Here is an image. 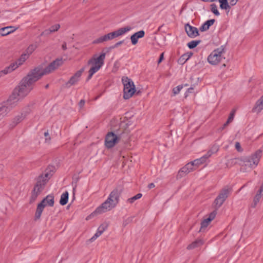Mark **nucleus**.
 I'll return each instance as SVG.
<instances>
[{
    "label": "nucleus",
    "mask_w": 263,
    "mask_h": 263,
    "mask_svg": "<svg viewBox=\"0 0 263 263\" xmlns=\"http://www.w3.org/2000/svg\"><path fill=\"white\" fill-rule=\"evenodd\" d=\"M44 136L45 137V141L46 142H49L51 138L48 131L44 133Z\"/></svg>",
    "instance_id": "44"
},
{
    "label": "nucleus",
    "mask_w": 263,
    "mask_h": 263,
    "mask_svg": "<svg viewBox=\"0 0 263 263\" xmlns=\"http://www.w3.org/2000/svg\"><path fill=\"white\" fill-rule=\"evenodd\" d=\"M215 22V19H211L204 22L199 28V30L204 32L209 30L210 27Z\"/></svg>",
    "instance_id": "20"
},
{
    "label": "nucleus",
    "mask_w": 263,
    "mask_h": 263,
    "mask_svg": "<svg viewBox=\"0 0 263 263\" xmlns=\"http://www.w3.org/2000/svg\"><path fill=\"white\" fill-rule=\"evenodd\" d=\"M124 43V40H122V41H120L117 43H116L115 44H114V45L112 46H111L110 47H109L108 48H106V52H109L111 50L115 48H117L118 47H119V46H120L121 45H122L123 43Z\"/></svg>",
    "instance_id": "36"
},
{
    "label": "nucleus",
    "mask_w": 263,
    "mask_h": 263,
    "mask_svg": "<svg viewBox=\"0 0 263 263\" xmlns=\"http://www.w3.org/2000/svg\"><path fill=\"white\" fill-rule=\"evenodd\" d=\"M78 179H79V178H76L75 179L76 183H77V182L78 181Z\"/></svg>",
    "instance_id": "60"
},
{
    "label": "nucleus",
    "mask_w": 263,
    "mask_h": 263,
    "mask_svg": "<svg viewBox=\"0 0 263 263\" xmlns=\"http://www.w3.org/2000/svg\"><path fill=\"white\" fill-rule=\"evenodd\" d=\"M27 110L25 113L22 112L20 115L15 116L13 119L11 123L10 124V128H13L15 127L19 123L22 121L27 115L30 113V110L27 108Z\"/></svg>",
    "instance_id": "12"
},
{
    "label": "nucleus",
    "mask_w": 263,
    "mask_h": 263,
    "mask_svg": "<svg viewBox=\"0 0 263 263\" xmlns=\"http://www.w3.org/2000/svg\"><path fill=\"white\" fill-rule=\"evenodd\" d=\"M85 101L84 100H81L79 103V105L80 106V107L81 108L83 106H84V104H85Z\"/></svg>",
    "instance_id": "53"
},
{
    "label": "nucleus",
    "mask_w": 263,
    "mask_h": 263,
    "mask_svg": "<svg viewBox=\"0 0 263 263\" xmlns=\"http://www.w3.org/2000/svg\"><path fill=\"white\" fill-rule=\"evenodd\" d=\"M122 82L124 86L123 98L128 99L136 92L134 83L132 79L125 76L122 78Z\"/></svg>",
    "instance_id": "6"
},
{
    "label": "nucleus",
    "mask_w": 263,
    "mask_h": 263,
    "mask_svg": "<svg viewBox=\"0 0 263 263\" xmlns=\"http://www.w3.org/2000/svg\"><path fill=\"white\" fill-rule=\"evenodd\" d=\"M60 24H55L54 25L52 26L49 29L51 31V32H54L58 30V29L60 28Z\"/></svg>",
    "instance_id": "39"
},
{
    "label": "nucleus",
    "mask_w": 263,
    "mask_h": 263,
    "mask_svg": "<svg viewBox=\"0 0 263 263\" xmlns=\"http://www.w3.org/2000/svg\"><path fill=\"white\" fill-rule=\"evenodd\" d=\"M45 87L46 89H47L49 87V84H48L46 85Z\"/></svg>",
    "instance_id": "59"
},
{
    "label": "nucleus",
    "mask_w": 263,
    "mask_h": 263,
    "mask_svg": "<svg viewBox=\"0 0 263 263\" xmlns=\"http://www.w3.org/2000/svg\"><path fill=\"white\" fill-rule=\"evenodd\" d=\"M131 27L129 26H126L125 27L121 28L117 30H116V33H117L118 36H121L124 33H125L126 32L129 31L130 30Z\"/></svg>",
    "instance_id": "30"
},
{
    "label": "nucleus",
    "mask_w": 263,
    "mask_h": 263,
    "mask_svg": "<svg viewBox=\"0 0 263 263\" xmlns=\"http://www.w3.org/2000/svg\"><path fill=\"white\" fill-rule=\"evenodd\" d=\"M155 186V185L154 183H151L148 185V187L149 189L154 188Z\"/></svg>",
    "instance_id": "54"
},
{
    "label": "nucleus",
    "mask_w": 263,
    "mask_h": 263,
    "mask_svg": "<svg viewBox=\"0 0 263 263\" xmlns=\"http://www.w3.org/2000/svg\"><path fill=\"white\" fill-rule=\"evenodd\" d=\"M214 153L212 150L209 151L207 153L199 159H196L192 161L193 164L195 166H198L199 165L203 164L205 162L206 160L209 158Z\"/></svg>",
    "instance_id": "15"
},
{
    "label": "nucleus",
    "mask_w": 263,
    "mask_h": 263,
    "mask_svg": "<svg viewBox=\"0 0 263 263\" xmlns=\"http://www.w3.org/2000/svg\"><path fill=\"white\" fill-rule=\"evenodd\" d=\"M218 148L217 147H215L214 148L215 152H216L217 151Z\"/></svg>",
    "instance_id": "61"
},
{
    "label": "nucleus",
    "mask_w": 263,
    "mask_h": 263,
    "mask_svg": "<svg viewBox=\"0 0 263 263\" xmlns=\"http://www.w3.org/2000/svg\"><path fill=\"white\" fill-rule=\"evenodd\" d=\"M261 154L262 151L258 149L250 157L245 158L244 161L245 165L250 167H252L253 165L256 166L261 157Z\"/></svg>",
    "instance_id": "10"
},
{
    "label": "nucleus",
    "mask_w": 263,
    "mask_h": 263,
    "mask_svg": "<svg viewBox=\"0 0 263 263\" xmlns=\"http://www.w3.org/2000/svg\"><path fill=\"white\" fill-rule=\"evenodd\" d=\"M64 61L62 58H58L50 63L45 68L37 67L31 69L27 74V77L34 83L40 79L44 75L48 74L63 65Z\"/></svg>",
    "instance_id": "2"
},
{
    "label": "nucleus",
    "mask_w": 263,
    "mask_h": 263,
    "mask_svg": "<svg viewBox=\"0 0 263 263\" xmlns=\"http://www.w3.org/2000/svg\"><path fill=\"white\" fill-rule=\"evenodd\" d=\"M142 196V194L141 193H138L135 196H133L132 198H128L127 201L130 203H133L137 199H140Z\"/></svg>",
    "instance_id": "34"
},
{
    "label": "nucleus",
    "mask_w": 263,
    "mask_h": 263,
    "mask_svg": "<svg viewBox=\"0 0 263 263\" xmlns=\"http://www.w3.org/2000/svg\"><path fill=\"white\" fill-rule=\"evenodd\" d=\"M238 0H230V4L231 6H233L236 4Z\"/></svg>",
    "instance_id": "52"
},
{
    "label": "nucleus",
    "mask_w": 263,
    "mask_h": 263,
    "mask_svg": "<svg viewBox=\"0 0 263 263\" xmlns=\"http://www.w3.org/2000/svg\"><path fill=\"white\" fill-rule=\"evenodd\" d=\"M203 2H210V0H201Z\"/></svg>",
    "instance_id": "58"
},
{
    "label": "nucleus",
    "mask_w": 263,
    "mask_h": 263,
    "mask_svg": "<svg viewBox=\"0 0 263 263\" xmlns=\"http://www.w3.org/2000/svg\"><path fill=\"white\" fill-rule=\"evenodd\" d=\"M103 233L99 230H97L96 233L90 238L89 239V242H92L95 240H96L99 236H100Z\"/></svg>",
    "instance_id": "38"
},
{
    "label": "nucleus",
    "mask_w": 263,
    "mask_h": 263,
    "mask_svg": "<svg viewBox=\"0 0 263 263\" xmlns=\"http://www.w3.org/2000/svg\"><path fill=\"white\" fill-rule=\"evenodd\" d=\"M261 198V193L257 192L255 197L254 198L253 202L252 204V208H255L256 205H257V203L259 202L260 199Z\"/></svg>",
    "instance_id": "33"
},
{
    "label": "nucleus",
    "mask_w": 263,
    "mask_h": 263,
    "mask_svg": "<svg viewBox=\"0 0 263 263\" xmlns=\"http://www.w3.org/2000/svg\"><path fill=\"white\" fill-rule=\"evenodd\" d=\"M258 192L261 194V192H263V183H262V184L261 185L259 190Z\"/></svg>",
    "instance_id": "56"
},
{
    "label": "nucleus",
    "mask_w": 263,
    "mask_h": 263,
    "mask_svg": "<svg viewBox=\"0 0 263 263\" xmlns=\"http://www.w3.org/2000/svg\"><path fill=\"white\" fill-rule=\"evenodd\" d=\"M42 201H44V204L49 206H53L54 205V196L52 195H48L44 198Z\"/></svg>",
    "instance_id": "24"
},
{
    "label": "nucleus",
    "mask_w": 263,
    "mask_h": 263,
    "mask_svg": "<svg viewBox=\"0 0 263 263\" xmlns=\"http://www.w3.org/2000/svg\"><path fill=\"white\" fill-rule=\"evenodd\" d=\"M230 122H228V121H227V122L223 125L222 127L220 128V130H223L230 123Z\"/></svg>",
    "instance_id": "50"
},
{
    "label": "nucleus",
    "mask_w": 263,
    "mask_h": 263,
    "mask_svg": "<svg viewBox=\"0 0 263 263\" xmlns=\"http://www.w3.org/2000/svg\"><path fill=\"white\" fill-rule=\"evenodd\" d=\"M107 224L104 223L101 224L98 229V230L101 231V232L103 233L104 231L107 229Z\"/></svg>",
    "instance_id": "40"
},
{
    "label": "nucleus",
    "mask_w": 263,
    "mask_h": 263,
    "mask_svg": "<svg viewBox=\"0 0 263 263\" xmlns=\"http://www.w3.org/2000/svg\"><path fill=\"white\" fill-rule=\"evenodd\" d=\"M85 68L83 67L79 70L77 71L73 76H72L69 79V80L65 83V86L67 88L70 87L72 85H73L77 83L80 80V78L84 72Z\"/></svg>",
    "instance_id": "11"
},
{
    "label": "nucleus",
    "mask_w": 263,
    "mask_h": 263,
    "mask_svg": "<svg viewBox=\"0 0 263 263\" xmlns=\"http://www.w3.org/2000/svg\"><path fill=\"white\" fill-rule=\"evenodd\" d=\"M106 53L102 52L99 57L96 55L91 58L87 62L88 65H91L92 66L89 69V74L87 78V81L89 80L93 74L97 72L103 66L104 63Z\"/></svg>",
    "instance_id": "5"
},
{
    "label": "nucleus",
    "mask_w": 263,
    "mask_h": 263,
    "mask_svg": "<svg viewBox=\"0 0 263 263\" xmlns=\"http://www.w3.org/2000/svg\"><path fill=\"white\" fill-rule=\"evenodd\" d=\"M76 185H75V186L73 188V195L74 194V191L76 190Z\"/></svg>",
    "instance_id": "57"
},
{
    "label": "nucleus",
    "mask_w": 263,
    "mask_h": 263,
    "mask_svg": "<svg viewBox=\"0 0 263 263\" xmlns=\"http://www.w3.org/2000/svg\"><path fill=\"white\" fill-rule=\"evenodd\" d=\"M220 3V8L222 10H230L231 8L230 6L228 3V0H218Z\"/></svg>",
    "instance_id": "29"
},
{
    "label": "nucleus",
    "mask_w": 263,
    "mask_h": 263,
    "mask_svg": "<svg viewBox=\"0 0 263 263\" xmlns=\"http://www.w3.org/2000/svg\"><path fill=\"white\" fill-rule=\"evenodd\" d=\"M29 55H28L26 53H24L22 54L20 58L22 59V61L25 62V61L28 58Z\"/></svg>",
    "instance_id": "49"
},
{
    "label": "nucleus",
    "mask_w": 263,
    "mask_h": 263,
    "mask_svg": "<svg viewBox=\"0 0 263 263\" xmlns=\"http://www.w3.org/2000/svg\"><path fill=\"white\" fill-rule=\"evenodd\" d=\"M46 206V204H44V201H42L40 203L38 204L36 212L35 213L34 220H36L40 218L42 212L44 208Z\"/></svg>",
    "instance_id": "18"
},
{
    "label": "nucleus",
    "mask_w": 263,
    "mask_h": 263,
    "mask_svg": "<svg viewBox=\"0 0 263 263\" xmlns=\"http://www.w3.org/2000/svg\"><path fill=\"white\" fill-rule=\"evenodd\" d=\"M235 148H236V149L238 152L242 151V149L241 148L240 144V143L238 142H236V143H235Z\"/></svg>",
    "instance_id": "48"
},
{
    "label": "nucleus",
    "mask_w": 263,
    "mask_h": 263,
    "mask_svg": "<svg viewBox=\"0 0 263 263\" xmlns=\"http://www.w3.org/2000/svg\"><path fill=\"white\" fill-rule=\"evenodd\" d=\"M125 134L124 132L121 134L118 133L115 134L112 132H108L105 138V145L108 149L113 147L116 144L118 143L120 139L122 138L123 136Z\"/></svg>",
    "instance_id": "8"
},
{
    "label": "nucleus",
    "mask_w": 263,
    "mask_h": 263,
    "mask_svg": "<svg viewBox=\"0 0 263 263\" xmlns=\"http://www.w3.org/2000/svg\"><path fill=\"white\" fill-rule=\"evenodd\" d=\"M194 88L193 86H191L189 88H188L187 91L185 93V97L187 96V93H193Z\"/></svg>",
    "instance_id": "47"
},
{
    "label": "nucleus",
    "mask_w": 263,
    "mask_h": 263,
    "mask_svg": "<svg viewBox=\"0 0 263 263\" xmlns=\"http://www.w3.org/2000/svg\"><path fill=\"white\" fill-rule=\"evenodd\" d=\"M111 40L118 37L117 33L116 31L109 33Z\"/></svg>",
    "instance_id": "43"
},
{
    "label": "nucleus",
    "mask_w": 263,
    "mask_h": 263,
    "mask_svg": "<svg viewBox=\"0 0 263 263\" xmlns=\"http://www.w3.org/2000/svg\"><path fill=\"white\" fill-rule=\"evenodd\" d=\"M16 28L14 26H7L0 29V34L6 36L16 30Z\"/></svg>",
    "instance_id": "19"
},
{
    "label": "nucleus",
    "mask_w": 263,
    "mask_h": 263,
    "mask_svg": "<svg viewBox=\"0 0 263 263\" xmlns=\"http://www.w3.org/2000/svg\"><path fill=\"white\" fill-rule=\"evenodd\" d=\"M163 54H164V53H162L160 54V57L159 58V60L158 61V64L162 62V61L163 60V58H164Z\"/></svg>",
    "instance_id": "51"
},
{
    "label": "nucleus",
    "mask_w": 263,
    "mask_h": 263,
    "mask_svg": "<svg viewBox=\"0 0 263 263\" xmlns=\"http://www.w3.org/2000/svg\"><path fill=\"white\" fill-rule=\"evenodd\" d=\"M201 42L200 40L192 41L187 43V45L190 49H194Z\"/></svg>",
    "instance_id": "31"
},
{
    "label": "nucleus",
    "mask_w": 263,
    "mask_h": 263,
    "mask_svg": "<svg viewBox=\"0 0 263 263\" xmlns=\"http://www.w3.org/2000/svg\"><path fill=\"white\" fill-rule=\"evenodd\" d=\"M216 0H210V2H214V1H216Z\"/></svg>",
    "instance_id": "62"
},
{
    "label": "nucleus",
    "mask_w": 263,
    "mask_h": 263,
    "mask_svg": "<svg viewBox=\"0 0 263 263\" xmlns=\"http://www.w3.org/2000/svg\"><path fill=\"white\" fill-rule=\"evenodd\" d=\"M21 60L22 59L20 58L16 61L13 62V63L16 64L17 68L20 65H22V64L24 63V62L22 61Z\"/></svg>",
    "instance_id": "46"
},
{
    "label": "nucleus",
    "mask_w": 263,
    "mask_h": 263,
    "mask_svg": "<svg viewBox=\"0 0 263 263\" xmlns=\"http://www.w3.org/2000/svg\"><path fill=\"white\" fill-rule=\"evenodd\" d=\"M17 68L16 63H11L8 66L6 67L3 70L0 71V78L4 75L12 72Z\"/></svg>",
    "instance_id": "16"
},
{
    "label": "nucleus",
    "mask_w": 263,
    "mask_h": 263,
    "mask_svg": "<svg viewBox=\"0 0 263 263\" xmlns=\"http://www.w3.org/2000/svg\"><path fill=\"white\" fill-rule=\"evenodd\" d=\"M122 191L121 186H118L114 189L110 193L107 199L92 214H101L114 208L119 203V198Z\"/></svg>",
    "instance_id": "3"
},
{
    "label": "nucleus",
    "mask_w": 263,
    "mask_h": 263,
    "mask_svg": "<svg viewBox=\"0 0 263 263\" xmlns=\"http://www.w3.org/2000/svg\"><path fill=\"white\" fill-rule=\"evenodd\" d=\"M225 52L224 48L222 46L215 49L209 55L208 61L212 65H216L222 61V54Z\"/></svg>",
    "instance_id": "9"
},
{
    "label": "nucleus",
    "mask_w": 263,
    "mask_h": 263,
    "mask_svg": "<svg viewBox=\"0 0 263 263\" xmlns=\"http://www.w3.org/2000/svg\"><path fill=\"white\" fill-rule=\"evenodd\" d=\"M232 187L230 186H226L220 190L214 202L216 210L218 209L222 205L227 198L232 193Z\"/></svg>",
    "instance_id": "7"
},
{
    "label": "nucleus",
    "mask_w": 263,
    "mask_h": 263,
    "mask_svg": "<svg viewBox=\"0 0 263 263\" xmlns=\"http://www.w3.org/2000/svg\"><path fill=\"white\" fill-rule=\"evenodd\" d=\"M193 54V53L192 52H188L184 53L179 58L178 62L181 64H183L189 60Z\"/></svg>",
    "instance_id": "26"
},
{
    "label": "nucleus",
    "mask_w": 263,
    "mask_h": 263,
    "mask_svg": "<svg viewBox=\"0 0 263 263\" xmlns=\"http://www.w3.org/2000/svg\"><path fill=\"white\" fill-rule=\"evenodd\" d=\"M217 214L216 210L213 211L212 212H211L208 217V218L204 219L201 222V227L200 229V231H202L203 229L206 228L209 222H210L212 220H213Z\"/></svg>",
    "instance_id": "14"
},
{
    "label": "nucleus",
    "mask_w": 263,
    "mask_h": 263,
    "mask_svg": "<svg viewBox=\"0 0 263 263\" xmlns=\"http://www.w3.org/2000/svg\"><path fill=\"white\" fill-rule=\"evenodd\" d=\"M68 195L69 194L67 191H66L61 195L60 200V204L61 205H65L67 203L68 200Z\"/></svg>",
    "instance_id": "27"
},
{
    "label": "nucleus",
    "mask_w": 263,
    "mask_h": 263,
    "mask_svg": "<svg viewBox=\"0 0 263 263\" xmlns=\"http://www.w3.org/2000/svg\"><path fill=\"white\" fill-rule=\"evenodd\" d=\"M182 88H183L182 85H180L177 86V87H174L173 89V93L174 96H175V95L178 94L180 92L181 89H182Z\"/></svg>",
    "instance_id": "37"
},
{
    "label": "nucleus",
    "mask_w": 263,
    "mask_h": 263,
    "mask_svg": "<svg viewBox=\"0 0 263 263\" xmlns=\"http://www.w3.org/2000/svg\"><path fill=\"white\" fill-rule=\"evenodd\" d=\"M234 114H235V111L234 110L232 111V112L230 113V114L229 116V118L227 120V121H228V122H231L233 120V119L234 117Z\"/></svg>",
    "instance_id": "42"
},
{
    "label": "nucleus",
    "mask_w": 263,
    "mask_h": 263,
    "mask_svg": "<svg viewBox=\"0 0 263 263\" xmlns=\"http://www.w3.org/2000/svg\"><path fill=\"white\" fill-rule=\"evenodd\" d=\"M185 166L187 168H189V171H190V172L194 170V167H193L194 166V165L192 161L191 162L188 163Z\"/></svg>",
    "instance_id": "41"
},
{
    "label": "nucleus",
    "mask_w": 263,
    "mask_h": 263,
    "mask_svg": "<svg viewBox=\"0 0 263 263\" xmlns=\"http://www.w3.org/2000/svg\"><path fill=\"white\" fill-rule=\"evenodd\" d=\"M11 109L5 103L0 104V118L4 117L8 112L10 111Z\"/></svg>",
    "instance_id": "21"
},
{
    "label": "nucleus",
    "mask_w": 263,
    "mask_h": 263,
    "mask_svg": "<svg viewBox=\"0 0 263 263\" xmlns=\"http://www.w3.org/2000/svg\"><path fill=\"white\" fill-rule=\"evenodd\" d=\"M189 172L190 171H189V168H187L185 166H183L179 171L178 174L177 175V179H180Z\"/></svg>",
    "instance_id": "28"
},
{
    "label": "nucleus",
    "mask_w": 263,
    "mask_h": 263,
    "mask_svg": "<svg viewBox=\"0 0 263 263\" xmlns=\"http://www.w3.org/2000/svg\"><path fill=\"white\" fill-rule=\"evenodd\" d=\"M211 11L216 16H218L220 15V13L217 10V6L215 4H212L210 5Z\"/></svg>",
    "instance_id": "35"
},
{
    "label": "nucleus",
    "mask_w": 263,
    "mask_h": 263,
    "mask_svg": "<svg viewBox=\"0 0 263 263\" xmlns=\"http://www.w3.org/2000/svg\"><path fill=\"white\" fill-rule=\"evenodd\" d=\"M62 48L64 50L67 49L66 43L65 42H64V43L62 44Z\"/></svg>",
    "instance_id": "55"
},
{
    "label": "nucleus",
    "mask_w": 263,
    "mask_h": 263,
    "mask_svg": "<svg viewBox=\"0 0 263 263\" xmlns=\"http://www.w3.org/2000/svg\"><path fill=\"white\" fill-rule=\"evenodd\" d=\"M184 29L187 35L191 38H194L199 35V30L189 23L185 25Z\"/></svg>",
    "instance_id": "13"
},
{
    "label": "nucleus",
    "mask_w": 263,
    "mask_h": 263,
    "mask_svg": "<svg viewBox=\"0 0 263 263\" xmlns=\"http://www.w3.org/2000/svg\"><path fill=\"white\" fill-rule=\"evenodd\" d=\"M203 243L201 239H197L187 247L188 250L193 249L201 246Z\"/></svg>",
    "instance_id": "25"
},
{
    "label": "nucleus",
    "mask_w": 263,
    "mask_h": 263,
    "mask_svg": "<svg viewBox=\"0 0 263 263\" xmlns=\"http://www.w3.org/2000/svg\"><path fill=\"white\" fill-rule=\"evenodd\" d=\"M52 175V173H49L48 170L47 169L45 174H42L38 177L36 183L31 193L30 202H34L36 200L37 196L44 190L45 184Z\"/></svg>",
    "instance_id": "4"
},
{
    "label": "nucleus",
    "mask_w": 263,
    "mask_h": 263,
    "mask_svg": "<svg viewBox=\"0 0 263 263\" xmlns=\"http://www.w3.org/2000/svg\"><path fill=\"white\" fill-rule=\"evenodd\" d=\"M222 66H224V67H225V66H226V64H223Z\"/></svg>",
    "instance_id": "63"
},
{
    "label": "nucleus",
    "mask_w": 263,
    "mask_h": 263,
    "mask_svg": "<svg viewBox=\"0 0 263 263\" xmlns=\"http://www.w3.org/2000/svg\"><path fill=\"white\" fill-rule=\"evenodd\" d=\"M110 40H111V39H110V36H109V34L108 33L106 34H105L103 36H101L96 39L92 42V43L93 44H101V43H104L105 42H107V41H108Z\"/></svg>",
    "instance_id": "23"
},
{
    "label": "nucleus",
    "mask_w": 263,
    "mask_h": 263,
    "mask_svg": "<svg viewBox=\"0 0 263 263\" xmlns=\"http://www.w3.org/2000/svg\"><path fill=\"white\" fill-rule=\"evenodd\" d=\"M263 109V96L258 100L252 109L253 112H259Z\"/></svg>",
    "instance_id": "22"
},
{
    "label": "nucleus",
    "mask_w": 263,
    "mask_h": 263,
    "mask_svg": "<svg viewBox=\"0 0 263 263\" xmlns=\"http://www.w3.org/2000/svg\"><path fill=\"white\" fill-rule=\"evenodd\" d=\"M139 92H140V91H138L137 92V94H139Z\"/></svg>",
    "instance_id": "64"
},
{
    "label": "nucleus",
    "mask_w": 263,
    "mask_h": 263,
    "mask_svg": "<svg viewBox=\"0 0 263 263\" xmlns=\"http://www.w3.org/2000/svg\"><path fill=\"white\" fill-rule=\"evenodd\" d=\"M144 35L145 32L143 30H140L134 33L130 36V40L132 44L133 45L137 44L138 41V39L144 37Z\"/></svg>",
    "instance_id": "17"
},
{
    "label": "nucleus",
    "mask_w": 263,
    "mask_h": 263,
    "mask_svg": "<svg viewBox=\"0 0 263 263\" xmlns=\"http://www.w3.org/2000/svg\"><path fill=\"white\" fill-rule=\"evenodd\" d=\"M51 33H52V32L49 29H46L42 32L41 35H42V36L43 35H48L50 34Z\"/></svg>",
    "instance_id": "45"
},
{
    "label": "nucleus",
    "mask_w": 263,
    "mask_h": 263,
    "mask_svg": "<svg viewBox=\"0 0 263 263\" xmlns=\"http://www.w3.org/2000/svg\"><path fill=\"white\" fill-rule=\"evenodd\" d=\"M36 48L37 45L36 44L30 45L26 50V53L28 55H30L35 50Z\"/></svg>",
    "instance_id": "32"
},
{
    "label": "nucleus",
    "mask_w": 263,
    "mask_h": 263,
    "mask_svg": "<svg viewBox=\"0 0 263 263\" xmlns=\"http://www.w3.org/2000/svg\"><path fill=\"white\" fill-rule=\"evenodd\" d=\"M34 84L26 76L20 81L5 103L11 110L15 107L21 98L26 97L33 89Z\"/></svg>",
    "instance_id": "1"
}]
</instances>
